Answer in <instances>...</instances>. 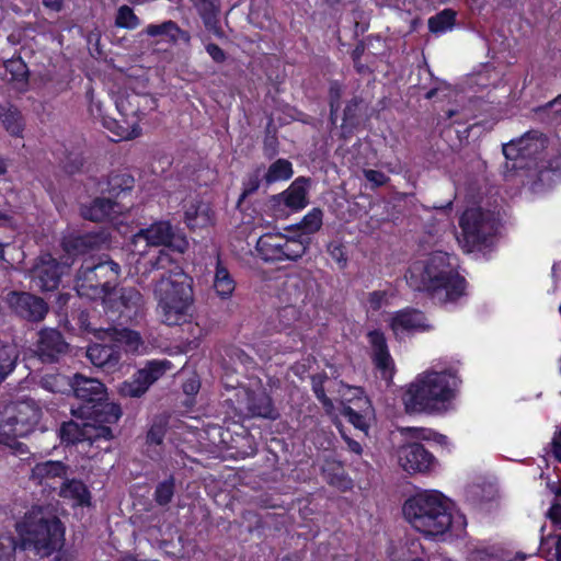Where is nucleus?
Listing matches in <instances>:
<instances>
[{
	"mask_svg": "<svg viewBox=\"0 0 561 561\" xmlns=\"http://www.w3.org/2000/svg\"><path fill=\"white\" fill-rule=\"evenodd\" d=\"M461 234L457 240L463 251L470 253L485 243L494 232V221L480 208L467 209L460 218Z\"/></svg>",
	"mask_w": 561,
	"mask_h": 561,
	"instance_id": "11",
	"label": "nucleus"
},
{
	"mask_svg": "<svg viewBox=\"0 0 561 561\" xmlns=\"http://www.w3.org/2000/svg\"><path fill=\"white\" fill-rule=\"evenodd\" d=\"M348 391L353 392V396L357 398L359 412L355 411L352 407H344L342 413L356 428L366 431L368 427L367 419L373 414L371 404L366 397H363L360 388H348Z\"/></svg>",
	"mask_w": 561,
	"mask_h": 561,
	"instance_id": "28",
	"label": "nucleus"
},
{
	"mask_svg": "<svg viewBox=\"0 0 561 561\" xmlns=\"http://www.w3.org/2000/svg\"><path fill=\"white\" fill-rule=\"evenodd\" d=\"M368 341L373 347L376 367L382 371L385 378H390L392 375L393 362L388 352L383 333L377 330L370 331L368 333Z\"/></svg>",
	"mask_w": 561,
	"mask_h": 561,
	"instance_id": "27",
	"label": "nucleus"
},
{
	"mask_svg": "<svg viewBox=\"0 0 561 561\" xmlns=\"http://www.w3.org/2000/svg\"><path fill=\"white\" fill-rule=\"evenodd\" d=\"M174 494V479L169 478L160 482L154 491V500L159 505H167Z\"/></svg>",
	"mask_w": 561,
	"mask_h": 561,
	"instance_id": "46",
	"label": "nucleus"
},
{
	"mask_svg": "<svg viewBox=\"0 0 561 561\" xmlns=\"http://www.w3.org/2000/svg\"><path fill=\"white\" fill-rule=\"evenodd\" d=\"M99 337L103 341L116 342L124 346L126 352L133 354H144L147 351V346L141 335L134 330L126 328H107L99 330Z\"/></svg>",
	"mask_w": 561,
	"mask_h": 561,
	"instance_id": "21",
	"label": "nucleus"
},
{
	"mask_svg": "<svg viewBox=\"0 0 561 561\" xmlns=\"http://www.w3.org/2000/svg\"><path fill=\"white\" fill-rule=\"evenodd\" d=\"M357 107H358V102L356 100H353L352 102H350L344 110V121L353 119L356 115Z\"/></svg>",
	"mask_w": 561,
	"mask_h": 561,
	"instance_id": "62",
	"label": "nucleus"
},
{
	"mask_svg": "<svg viewBox=\"0 0 561 561\" xmlns=\"http://www.w3.org/2000/svg\"><path fill=\"white\" fill-rule=\"evenodd\" d=\"M548 518L558 527L561 526V504L554 503L547 513Z\"/></svg>",
	"mask_w": 561,
	"mask_h": 561,
	"instance_id": "60",
	"label": "nucleus"
},
{
	"mask_svg": "<svg viewBox=\"0 0 561 561\" xmlns=\"http://www.w3.org/2000/svg\"><path fill=\"white\" fill-rule=\"evenodd\" d=\"M67 473V468L61 461H45L36 463L31 473V480L37 484L47 488H55L58 480H62Z\"/></svg>",
	"mask_w": 561,
	"mask_h": 561,
	"instance_id": "25",
	"label": "nucleus"
},
{
	"mask_svg": "<svg viewBox=\"0 0 561 561\" xmlns=\"http://www.w3.org/2000/svg\"><path fill=\"white\" fill-rule=\"evenodd\" d=\"M260 186V175L259 173H254L249 175V178L243 183V191L240 196V199H244L250 194L254 193Z\"/></svg>",
	"mask_w": 561,
	"mask_h": 561,
	"instance_id": "51",
	"label": "nucleus"
},
{
	"mask_svg": "<svg viewBox=\"0 0 561 561\" xmlns=\"http://www.w3.org/2000/svg\"><path fill=\"white\" fill-rule=\"evenodd\" d=\"M0 119L4 128L13 136H21L23 130V119L19 111L14 107H1Z\"/></svg>",
	"mask_w": 561,
	"mask_h": 561,
	"instance_id": "38",
	"label": "nucleus"
},
{
	"mask_svg": "<svg viewBox=\"0 0 561 561\" xmlns=\"http://www.w3.org/2000/svg\"><path fill=\"white\" fill-rule=\"evenodd\" d=\"M410 431H413L415 432L417 435V437L420 438H423V439H434L436 440L437 443L439 444H445L447 442V437L444 436V435H440L438 433H435L431 430H425V428H410Z\"/></svg>",
	"mask_w": 561,
	"mask_h": 561,
	"instance_id": "53",
	"label": "nucleus"
},
{
	"mask_svg": "<svg viewBox=\"0 0 561 561\" xmlns=\"http://www.w3.org/2000/svg\"><path fill=\"white\" fill-rule=\"evenodd\" d=\"M168 247L179 253L188 248L186 238L174 233L168 221H158L148 228L140 229L131 239V252L144 255L149 247Z\"/></svg>",
	"mask_w": 561,
	"mask_h": 561,
	"instance_id": "9",
	"label": "nucleus"
},
{
	"mask_svg": "<svg viewBox=\"0 0 561 561\" xmlns=\"http://www.w3.org/2000/svg\"><path fill=\"white\" fill-rule=\"evenodd\" d=\"M284 291L288 296L289 304L279 311V320L285 327H301L307 321L297 304L304 302L307 297L304 280L298 277L288 278L285 282Z\"/></svg>",
	"mask_w": 561,
	"mask_h": 561,
	"instance_id": "14",
	"label": "nucleus"
},
{
	"mask_svg": "<svg viewBox=\"0 0 561 561\" xmlns=\"http://www.w3.org/2000/svg\"><path fill=\"white\" fill-rule=\"evenodd\" d=\"M309 180L297 178L287 190L274 195L271 208L276 217H287L290 213L298 211L308 205Z\"/></svg>",
	"mask_w": 561,
	"mask_h": 561,
	"instance_id": "13",
	"label": "nucleus"
},
{
	"mask_svg": "<svg viewBox=\"0 0 561 561\" xmlns=\"http://www.w3.org/2000/svg\"><path fill=\"white\" fill-rule=\"evenodd\" d=\"M388 293L385 290H375L368 295V306L373 310H379L388 304Z\"/></svg>",
	"mask_w": 561,
	"mask_h": 561,
	"instance_id": "49",
	"label": "nucleus"
},
{
	"mask_svg": "<svg viewBox=\"0 0 561 561\" xmlns=\"http://www.w3.org/2000/svg\"><path fill=\"white\" fill-rule=\"evenodd\" d=\"M293 175V165L288 160L278 159L266 171L264 179L267 183L286 181Z\"/></svg>",
	"mask_w": 561,
	"mask_h": 561,
	"instance_id": "39",
	"label": "nucleus"
},
{
	"mask_svg": "<svg viewBox=\"0 0 561 561\" xmlns=\"http://www.w3.org/2000/svg\"><path fill=\"white\" fill-rule=\"evenodd\" d=\"M194 7L203 19L205 27L218 37L224 35L218 24L219 8L214 0H194Z\"/></svg>",
	"mask_w": 561,
	"mask_h": 561,
	"instance_id": "33",
	"label": "nucleus"
},
{
	"mask_svg": "<svg viewBox=\"0 0 561 561\" xmlns=\"http://www.w3.org/2000/svg\"><path fill=\"white\" fill-rule=\"evenodd\" d=\"M184 219L192 229L203 228L213 224L214 213L208 204L196 201L185 205Z\"/></svg>",
	"mask_w": 561,
	"mask_h": 561,
	"instance_id": "30",
	"label": "nucleus"
},
{
	"mask_svg": "<svg viewBox=\"0 0 561 561\" xmlns=\"http://www.w3.org/2000/svg\"><path fill=\"white\" fill-rule=\"evenodd\" d=\"M469 561H501L497 556H495L488 548H476L470 552Z\"/></svg>",
	"mask_w": 561,
	"mask_h": 561,
	"instance_id": "50",
	"label": "nucleus"
},
{
	"mask_svg": "<svg viewBox=\"0 0 561 561\" xmlns=\"http://www.w3.org/2000/svg\"><path fill=\"white\" fill-rule=\"evenodd\" d=\"M405 277L413 289L426 290L443 304L456 301L465 290V279L456 270V257L443 251L414 262Z\"/></svg>",
	"mask_w": 561,
	"mask_h": 561,
	"instance_id": "1",
	"label": "nucleus"
},
{
	"mask_svg": "<svg viewBox=\"0 0 561 561\" xmlns=\"http://www.w3.org/2000/svg\"><path fill=\"white\" fill-rule=\"evenodd\" d=\"M15 528L23 549L41 557H48L64 546L65 527L48 507H32Z\"/></svg>",
	"mask_w": 561,
	"mask_h": 561,
	"instance_id": "4",
	"label": "nucleus"
},
{
	"mask_svg": "<svg viewBox=\"0 0 561 561\" xmlns=\"http://www.w3.org/2000/svg\"><path fill=\"white\" fill-rule=\"evenodd\" d=\"M67 343L59 331L44 329L39 333L38 354L43 360H55L58 355L65 353Z\"/></svg>",
	"mask_w": 561,
	"mask_h": 561,
	"instance_id": "26",
	"label": "nucleus"
},
{
	"mask_svg": "<svg viewBox=\"0 0 561 561\" xmlns=\"http://www.w3.org/2000/svg\"><path fill=\"white\" fill-rule=\"evenodd\" d=\"M164 427L162 425H152L147 434L149 445H160L164 438Z\"/></svg>",
	"mask_w": 561,
	"mask_h": 561,
	"instance_id": "52",
	"label": "nucleus"
},
{
	"mask_svg": "<svg viewBox=\"0 0 561 561\" xmlns=\"http://www.w3.org/2000/svg\"><path fill=\"white\" fill-rule=\"evenodd\" d=\"M322 217V210L313 208L302 218L299 227L305 233H313L321 228Z\"/></svg>",
	"mask_w": 561,
	"mask_h": 561,
	"instance_id": "45",
	"label": "nucleus"
},
{
	"mask_svg": "<svg viewBox=\"0 0 561 561\" xmlns=\"http://www.w3.org/2000/svg\"><path fill=\"white\" fill-rule=\"evenodd\" d=\"M214 289L221 299H229L236 289L234 279L219 260L216 264Z\"/></svg>",
	"mask_w": 561,
	"mask_h": 561,
	"instance_id": "35",
	"label": "nucleus"
},
{
	"mask_svg": "<svg viewBox=\"0 0 561 561\" xmlns=\"http://www.w3.org/2000/svg\"><path fill=\"white\" fill-rule=\"evenodd\" d=\"M66 264L58 263L49 254L43 255L32 271V282L42 290L57 288Z\"/></svg>",
	"mask_w": 561,
	"mask_h": 561,
	"instance_id": "18",
	"label": "nucleus"
},
{
	"mask_svg": "<svg viewBox=\"0 0 561 561\" xmlns=\"http://www.w3.org/2000/svg\"><path fill=\"white\" fill-rule=\"evenodd\" d=\"M59 495L73 507L90 505V492L83 482L79 480L72 479L64 482Z\"/></svg>",
	"mask_w": 561,
	"mask_h": 561,
	"instance_id": "32",
	"label": "nucleus"
},
{
	"mask_svg": "<svg viewBox=\"0 0 561 561\" xmlns=\"http://www.w3.org/2000/svg\"><path fill=\"white\" fill-rule=\"evenodd\" d=\"M9 306L22 318L30 321H39L47 313L46 302L28 293L12 291L8 295Z\"/></svg>",
	"mask_w": 561,
	"mask_h": 561,
	"instance_id": "19",
	"label": "nucleus"
},
{
	"mask_svg": "<svg viewBox=\"0 0 561 561\" xmlns=\"http://www.w3.org/2000/svg\"><path fill=\"white\" fill-rule=\"evenodd\" d=\"M103 305L126 319H134L142 314L145 298L141 293L133 287L114 289L111 294V302L102 301Z\"/></svg>",
	"mask_w": 561,
	"mask_h": 561,
	"instance_id": "16",
	"label": "nucleus"
},
{
	"mask_svg": "<svg viewBox=\"0 0 561 561\" xmlns=\"http://www.w3.org/2000/svg\"><path fill=\"white\" fill-rule=\"evenodd\" d=\"M149 383L146 378L140 377V369L133 376L130 380L124 381L119 386V392L122 396L138 398L142 396L148 389Z\"/></svg>",
	"mask_w": 561,
	"mask_h": 561,
	"instance_id": "40",
	"label": "nucleus"
},
{
	"mask_svg": "<svg viewBox=\"0 0 561 561\" xmlns=\"http://www.w3.org/2000/svg\"><path fill=\"white\" fill-rule=\"evenodd\" d=\"M123 213V207L108 198H95L91 204L81 209L83 218L91 221L110 220L115 222L117 215Z\"/></svg>",
	"mask_w": 561,
	"mask_h": 561,
	"instance_id": "23",
	"label": "nucleus"
},
{
	"mask_svg": "<svg viewBox=\"0 0 561 561\" xmlns=\"http://www.w3.org/2000/svg\"><path fill=\"white\" fill-rule=\"evenodd\" d=\"M115 24L122 28L134 30L140 24V22L128 5H122L117 11Z\"/></svg>",
	"mask_w": 561,
	"mask_h": 561,
	"instance_id": "44",
	"label": "nucleus"
},
{
	"mask_svg": "<svg viewBox=\"0 0 561 561\" xmlns=\"http://www.w3.org/2000/svg\"><path fill=\"white\" fill-rule=\"evenodd\" d=\"M71 383L72 380L62 375L46 376L43 380L44 387L51 392H64L67 388L71 389Z\"/></svg>",
	"mask_w": 561,
	"mask_h": 561,
	"instance_id": "47",
	"label": "nucleus"
},
{
	"mask_svg": "<svg viewBox=\"0 0 561 561\" xmlns=\"http://www.w3.org/2000/svg\"><path fill=\"white\" fill-rule=\"evenodd\" d=\"M75 396L84 403L78 409L81 417L91 419L99 423H116L122 410L119 405L105 401L106 390L98 379L75 375L71 383Z\"/></svg>",
	"mask_w": 561,
	"mask_h": 561,
	"instance_id": "7",
	"label": "nucleus"
},
{
	"mask_svg": "<svg viewBox=\"0 0 561 561\" xmlns=\"http://www.w3.org/2000/svg\"><path fill=\"white\" fill-rule=\"evenodd\" d=\"M387 322L398 340H402L414 332L430 329L424 314L412 308H405L389 314Z\"/></svg>",
	"mask_w": 561,
	"mask_h": 561,
	"instance_id": "17",
	"label": "nucleus"
},
{
	"mask_svg": "<svg viewBox=\"0 0 561 561\" xmlns=\"http://www.w3.org/2000/svg\"><path fill=\"white\" fill-rule=\"evenodd\" d=\"M199 387V380L196 377H191L183 383V391L187 396H194L198 392Z\"/></svg>",
	"mask_w": 561,
	"mask_h": 561,
	"instance_id": "59",
	"label": "nucleus"
},
{
	"mask_svg": "<svg viewBox=\"0 0 561 561\" xmlns=\"http://www.w3.org/2000/svg\"><path fill=\"white\" fill-rule=\"evenodd\" d=\"M206 51L216 62H222L226 59L225 51L216 44H207Z\"/></svg>",
	"mask_w": 561,
	"mask_h": 561,
	"instance_id": "57",
	"label": "nucleus"
},
{
	"mask_svg": "<svg viewBox=\"0 0 561 561\" xmlns=\"http://www.w3.org/2000/svg\"><path fill=\"white\" fill-rule=\"evenodd\" d=\"M145 32L147 35L152 37L164 36L172 43H176L179 41L190 43L191 39L190 34L185 31H182L173 21H165L161 24H149Z\"/></svg>",
	"mask_w": 561,
	"mask_h": 561,
	"instance_id": "34",
	"label": "nucleus"
},
{
	"mask_svg": "<svg viewBox=\"0 0 561 561\" xmlns=\"http://www.w3.org/2000/svg\"><path fill=\"white\" fill-rule=\"evenodd\" d=\"M398 461L407 472H423L431 468L433 456L421 444H409L398 450Z\"/></svg>",
	"mask_w": 561,
	"mask_h": 561,
	"instance_id": "20",
	"label": "nucleus"
},
{
	"mask_svg": "<svg viewBox=\"0 0 561 561\" xmlns=\"http://www.w3.org/2000/svg\"><path fill=\"white\" fill-rule=\"evenodd\" d=\"M87 356L90 362L107 373H114L118 369L121 352L117 347L103 344H93L88 347Z\"/></svg>",
	"mask_w": 561,
	"mask_h": 561,
	"instance_id": "24",
	"label": "nucleus"
},
{
	"mask_svg": "<svg viewBox=\"0 0 561 561\" xmlns=\"http://www.w3.org/2000/svg\"><path fill=\"white\" fill-rule=\"evenodd\" d=\"M157 314L167 325H181L193 318L192 278L179 266L161 275L153 286Z\"/></svg>",
	"mask_w": 561,
	"mask_h": 561,
	"instance_id": "2",
	"label": "nucleus"
},
{
	"mask_svg": "<svg viewBox=\"0 0 561 561\" xmlns=\"http://www.w3.org/2000/svg\"><path fill=\"white\" fill-rule=\"evenodd\" d=\"M93 265L96 271V276L101 283V287H104L105 289V296H101V300L111 302V294L114 289H116L112 286V283L117 279L121 267L116 262L112 260L100 262L93 261Z\"/></svg>",
	"mask_w": 561,
	"mask_h": 561,
	"instance_id": "31",
	"label": "nucleus"
},
{
	"mask_svg": "<svg viewBox=\"0 0 561 561\" xmlns=\"http://www.w3.org/2000/svg\"><path fill=\"white\" fill-rule=\"evenodd\" d=\"M18 359L16 347L12 344H0V382L13 370Z\"/></svg>",
	"mask_w": 561,
	"mask_h": 561,
	"instance_id": "42",
	"label": "nucleus"
},
{
	"mask_svg": "<svg viewBox=\"0 0 561 561\" xmlns=\"http://www.w3.org/2000/svg\"><path fill=\"white\" fill-rule=\"evenodd\" d=\"M264 150L266 154L274 156L276 153V138L273 136H267L264 142Z\"/></svg>",
	"mask_w": 561,
	"mask_h": 561,
	"instance_id": "63",
	"label": "nucleus"
},
{
	"mask_svg": "<svg viewBox=\"0 0 561 561\" xmlns=\"http://www.w3.org/2000/svg\"><path fill=\"white\" fill-rule=\"evenodd\" d=\"M112 437V430L107 423H99L91 419L84 422H66L60 427V438L68 444L94 443L99 439L108 440Z\"/></svg>",
	"mask_w": 561,
	"mask_h": 561,
	"instance_id": "12",
	"label": "nucleus"
},
{
	"mask_svg": "<svg viewBox=\"0 0 561 561\" xmlns=\"http://www.w3.org/2000/svg\"><path fill=\"white\" fill-rule=\"evenodd\" d=\"M313 391L318 400H320L324 407H332L331 400L325 396L322 385L317 382L316 378H313Z\"/></svg>",
	"mask_w": 561,
	"mask_h": 561,
	"instance_id": "58",
	"label": "nucleus"
},
{
	"mask_svg": "<svg viewBox=\"0 0 561 561\" xmlns=\"http://www.w3.org/2000/svg\"><path fill=\"white\" fill-rule=\"evenodd\" d=\"M39 421V410L31 401H22L7 408L0 423V444L15 446V438L33 432Z\"/></svg>",
	"mask_w": 561,
	"mask_h": 561,
	"instance_id": "8",
	"label": "nucleus"
},
{
	"mask_svg": "<svg viewBox=\"0 0 561 561\" xmlns=\"http://www.w3.org/2000/svg\"><path fill=\"white\" fill-rule=\"evenodd\" d=\"M329 251H330L332 257L335 259L337 262L344 261L343 250H342L341 245L330 244Z\"/></svg>",
	"mask_w": 561,
	"mask_h": 561,
	"instance_id": "64",
	"label": "nucleus"
},
{
	"mask_svg": "<svg viewBox=\"0 0 561 561\" xmlns=\"http://www.w3.org/2000/svg\"><path fill=\"white\" fill-rule=\"evenodd\" d=\"M307 247L306 238L288 237L280 232L265 233L256 242V250L266 262L295 261L305 254Z\"/></svg>",
	"mask_w": 561,
	"mask_h": 561,
	"instance_id": "10",
	"label": "nucleus"
},
{
	"mask_svg": "<svg viewBox=\"0 0 561 561\" xmlns=\"http://www.w3.org/2000/svg\"><path fill=\"white\" fill-rule=\"evenodd\" d=\"M245 409L248 413L253 416H261L273 419L275 411L273 409L272 400L266 394L265 390L259 388L256 390L244 391Z\"/></svg>",
	"mask_w": 561,
	"mask_h": 561,
	"instance_id": "29",
	"label": "nucleus"
},
{
	"mask_svg": "<svg viewBox=\"0 0 561 561\" xmlns=\"http://www.w3.org/2000/svg\"><path fill=\"white\" fill-rule=\"evenodd\" d=\"M553 456L561 461V430L557 432L551 442Z\"/></svg>",
	"mask_w": 561,
	"mask_h": 561,
	"instance_id": "61",
	"label": "nucleus"
},
{
	"mask_svg": "<svg viewBox=\"0 0 561 561\" xmlns=\"http://www.w3.org/2000/svg\"><path fill=\"white\" fill-rule=\"evenodd\" d=\"M174 365L168 359H152L147 362L146 366L140 369V377L146 378L149 386L172 370Z\"/></svg>",
	"mask_w": 561,
	"mask_h": 561,
	"instance_id": "37",
	"label": "nucleus"
},
{
	"mask_svg": "<svg viewBox=\"0 0 561 561\" xmlns=\"http://www.w3.org/2000/svg\"><path fill=\"white\" fill-rule=\"evenodd\" d=\"M457 377L450 370H426L407 387L402 401L407 412H439L454 399Z\"/></svg>",
	"mask_w": 561,
	"mask_h": 561,
	"instance_id": "3",
	"label": "nucleus"
},
{
	"mask_svg": "<svg viewBox=\"0 0 561 561\" xmlns=\"http://www.w3.org/2000/svg\"><path fill=\"white\" fill-rule=\"evenodd\" d=\"M75 288L79 296L92 300L101 299V296H105V289L101 287L93 261H85L82 264L76 278Z\"/></svg>",
	"mask_w": 561,
	"mask_h": 561,
	"instance_id": "22",
	"label": "nucleus"
},
{
	"mask_svg": "<svg viewBox=\"0 0 561 561\" xmlns=\"http://www.w3.org/2000/svg\"><path fill=\"white\" fill-rule=\"evenodd\" d=\"M403 515L425 537H438L453 526L450 503L437 491L417 493L405 501Z\"/></svg>",
	"mask_w": 561,
	"mask_h": 561,
	"instance_id": "5",
	"label": "nucleus"
},
{
	"mask_svg": "<svg viewBox=\"0 0 561 561\" xmlns=\"http://www.w3.org/2000/svg\"><path fill=\"white\" fill-rule=\"evenodd\" d=\"M149 383L146 378L140 377V369L133 376L130 380L124 381L119 386V392L122 396L138 398L142 396L148 389Z\"/></svg>",
	"mask_w": 561,
	"mask_h": 561,
	"instance_id": "41",
	"label": "nucleus"
},
{
	"mask_svg": "<svg viewBox=\"0 0 561 561\" xmlns=\"http://www.w3.org/2000/svg\"><path fill=\"white\" fill-rule=\"evenodd\" d=\"M7 69L13 73V78L16 80H24L26 77V66L21 60H11L7 65Z\"/></svg>",
	"mask_w": 561,
	"mask_h": 561,
	"instance_id": "54",
	"label": "nucleus"
},
{
	"mask_svg": "<svg viewBox=\"0 0 561 561\" xmlns=\"http://www.w3.org/2000/svg\"><path fill=\"white\" fill-rule=\"evenodd\" d=\"M137 94L118 93L115 96L116 110L123 117L118 125L119 131L116 134L119 139H133L140 135L141 130L138 126L139 100Z\"/></svg>",
	"mask_w": 561,
	"mask_h": 561,
	"instance_id": "15",
	"label": "nucleus"
},
{
	"mask_svg": "<svg viewBox=\"0 0 561 561\" xmlns=\"http://www.w3.org/2000/svg\"><path fill=\"white\" fill-rule=\"evenodd\" d=\"M534 116L537 121L548 125L561 124V94L545 106L535 108Z\"/></svg>",
	"mask_w": 561,
	"mask_h": 561,
	"instance_id": "36",
	"label": "nucleus"
},
{
	"mask_svg": "<svg viewBox=\"0 0 561 561\" xmlns=\"http://www.w3.org/2000/svg\"><path fill=\"white\" fill-rule=\"evenodd\" d=\"M455 23V13L451 10H444L430 18L428 28L432 33H445L451 30Z\"/></svg>",
	"mask_w": 561,
	"mask_h": 561,
	"instance_id": "43",
	"label": "nucleus"
},
{
	"mask_svg": "<svg viewBox=\"0 0 561 561\" xmlns=\"http://www.w3.org/2000/svg\"><path fill=\"white\" fill-rule=\"evenodd\" d=\"M364 175L366 180L373 183L375 186H381L388 180L385 173L377 170H365Z\"/></svg>",
	"mask_w": 561,
	"mask_h": 561,
	"instance_id": "55",
	"label": "nucleus"
},
{
	"mask_svg": "<svg viewBox=\"0 0 561 561\" xmlns=\"http://www.w3.org/2000/svg\"><path fill=\"white\" fill-rule=\"evenodd\" d=\"M554 145L539 131H529L517 140L503 146L505 158L512 161L511 169L547 168L551 171H561V154L553 157ZM506 168H510L508 163Z\"/></svg>",
	"mask_w": 561,
	"mask_h": 561,
	"instance_id": "6",
	"label": "nucleus"
},
{
	"mask_svg": "<svg viewBox=\"0 0 561 561\" xmlns=\"http://www.w3.org/2000/svg\"><path fill=\"white\" fill-rule=\"evenodd\" d=\"M172 264V259L165 250H160L152 266L154 268H167Z\"/></svg>",
	"mask_w": 561,
	"mask_h": 561,
	"instance_id": "56",
	"label": "nucleus"
},
{
	"mask_svg": "<svg viewBox=\"0 0 561 561\" xmlns=\"http://www.w3.org/2000/svg\"><path fill=\"white\" fill-rule=\"evenodd\" d=\"M15 540L8 533H0V561H14Z\"/></svg>",
	"mask_w": 561,
	"mask_h": 561,
	"instance_id": "48",
	"label": "nucleus"
}]
</instances>
